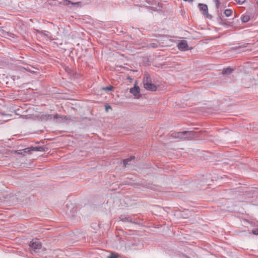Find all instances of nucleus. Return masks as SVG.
Wrapping results in <instances>:
<instances>
[{
    "instance_id": "4be33fe9",
    "label": "nucleus",
    "mask_w": 258,
    "mask_h": 258,
    "mask_svg": "<svg viewBox=\"0 0 258 258\" xmlns=\"http://www.w3.org/2000/svg\"><path fill=\"white\" fill-rule=\"evenodd\" d=\"M216 7L217 9H219L220 6V2L219 0H215Z\"/></svg>"
},
{
    "instance_id": "dca6fc26",
    "label": "nucleus",
    "mask_w": 258,
    "mask_h": 258,
    "mask_svg": "<svg viewBox=\"0 0 258 258\" xmlns=\"http://www.w3.org/2000/svg\"><path fill=\"white\" fill-rule=\"evenodd\" d=\"M224 14L226 17H229L232 13V11L231 9H226L224 11Z\"/></svg>"
},
{
    "instance_id": "ddd939ff",
    "label": "nucleus",
    "mask_w": 258,
    "mask_h": 258,
    "mask_svg": "<svg viewBox=\"0 0 258 258\" xmlns=\"http://www.w3.org/2000/svg\"><path fill=\"white\" fill-rule=\"evenodd\" d=\"M233 70L230 68H227L222 70V73L223 75L230 74Z\"/></svg>"
},
{
    "instance_id": "412c9836",
    "label": "nucleus",
    "mask_w": 258,
    "mask_h": 258,
    "mask_svg": "<svg viewBox=\"0 0 258 258\" xmlns=\"http://www.w3.org/2000/svg\"><path fill=\"white\" fill-rule=\"evenodd\" d=\"M236 3L238 5H242L244 4L246 0H235Z\"/></svg>"
},
{
    "instance_id": "6ab92c4d",
    "label": "nucleus",
    "mask_w": 258,
    "mask_h": 258,
    "mask_svg": "<svg viewBox=\"0 0 258 258\" xmlns=\"http://www.w3.org/2000/svg\"><path fill=\"white\" fill-rule=\"evenodd\" d=\"M113 87L112 86L103 87L102 88V89L103 90H105V91H112L113 90Z\"/></svg>"
},
{
    "instance_id": "b1692460",
    "label": "nucleus",
    "mask_w": 258,
    "mask_h": 258,
    "mask_svg": "<svg viewBox=\"0 0 258 258\" xmlns=\"http://www.w3.org/2000/svg\"><path fill=\"white\" fill-rule=\"evenodd\" d=\"M109 109H112V108H111V107L110 106L108 105V106H105V110L106 111H108Z\"/></svg>"
},
{
    "instance_id": "393cba45",
    "label": "nucleus",
    "mask_w": 258,
    "mask_h": 258,
    "mask_svg": "<svg viewBox=\"0 0 258 258\" xmlns=\"http://www.w3.org/2000/svg\"><path fill=\"white\" fill-rule=\"evenodd\" d=\"M152 46L153 47H156L157 46V44H155V43H153L151 44Z\"/></svg>"
},
{
    "instance_id": "9b49d317",
    "label": "nucleus",
    "mask_w": 258,
    "mask_h": 258,
    "mask_svg": "<svg viewBox=\"0 0 258 258\" xmlns=\"http://www.w3.org/2000/svg\"><path fill=\"white\" fill-rule=\"evenodd\" d=\"M218 22L220 25L223 26L226 28H228L230 26L229 24L224 21L221 17H219L218 19Z\"/></svg>"
},
{
    "instance_id": "aec40b11",
    "label": "nucleus",
    "mask_w": 258,
    "mask_h": 258,
    "mask_svg": "<svg viewBox=\"0 0 258 258\" xmlns=\"http://www.w3.org/2000/svg\"><path fill=\"white\" fill-rule=\"evenodd\" d=\"M35 151H44V148L43 147H35Z\"/></svg>"
},
{
    "instance_id": "a878e982",
    "label": "nucleus",
    "mask_w": 258,
    "mask_h": 258,
    "mask_svg": "<svg viewBox=\"0 0 258 258\" xmlns=\"http://www.w3.org/2000/svg\"><path fill=\"white\" fill-rule=\"evenodd\" d=\"M183 1L185 2H189V3H192L194 1V0H183Z\"/></svg>"
},
{
    "instance_id": "f03ea898",
    "label": "nucleus",
    "mask_w": 258,
    "mask_h": 258,
    "mask_svg": "<svg viewBox=\"0 0 258 258\" xmlns=\"http://www.w3.org/2000/svg\"><path fill=\"white\" fill-rule=\"evenodd\" d=\"M193 136L194 134L192 132L183 131L176 133L175 137L186 140H190L193 138Z\"/></svg>"
},
{
    "instance_id": "f8f14e48",
    "label": "nucleus",
    "mask_w": 258,
    "mask_h": 258,
    "mask_svg": "<svg viewBox=\"0 0 258 258\" xmlns=\"http://www.w3.org/2000/svg\"><path fill=\"white\" fill-rule=\"evenodd\" d=\"M241 20L243 23L247 22L250 20V16L248 14L242 15L241 17Z\"/></svg>"
},
{
    "instance_id": "7ed1b4c3",
    "label": "nucleus",
    "mask_w": 258,
    "mask_h": 258,
    "mask_svg": "<svg viewBox=\"0 0 258 258\" xmlns=\"http://www.w3.org/2000/svg\"><path fill=\"white\" fill-rule=\"evenodd\" d=\"M137 83H135L134 86L131 88L130 90V92L136 98H139L141 97L140 94V88L139 87L137 86Z\"/></svg>"
},
{
    "instance_id": "9d476101",
    "label": "nucleus",
    "mask_w": 258,
    "mask_h": 258,
    "mask_svg": "<svg viewBox=\"0 0 258 258\" xmlns=\"http://www.w3.org/2000/svg\"><path fill=\"white\" fill-rule=\"evenodd\" d=\"M38 120L41 121H47V114H39L37 115Z\"/></svg>"
},
{
    "instance_id": "4468645a",
    "label": "nucleus",
    "mask_w": 258,
    "mask_h": 258,
    "mask_svg": "<svg viewBox=\"0 0 258 258\" xmlns=\"http://www.w3.org/2000/svg\"><path fill=\"white\" fill-rule=\"evenodd\" d=\"M135 159L134 156H131L130 158H126L123 160V165L124 166H126L130 162H131L132 160Z\"/></svg>"
},
{
    "instance_id": "20e7f679",
    "label": "nucleus",
    "mask_w": 258,
    "mask_h": 258,
    "mask_svg": "<svg viewBox=\"0 0 258 258\" xmlns=\"http://www.w3.org/2000/svg\"><path fill=\"white\" fill-rule=\"evenodd\" d=\"M178 49L180 51H187L188 50V45L187 41L182 40L177 44Z\"/></svg>"
},
{
    "instance_id": "6e6552de",
    "label": "nucleus",
    "mask_w": 258,
    "mask_h": 258,
    "mask_svg": "<svg viewBox=\"0 0 258 258\" xmlns=\"http://www.w3.org/2000/svg\"><path fill=\"white\" fill-rule=\"evenodd\" d=\"M81 2H72L70 1V4H69L68 8L70 9L72 8H78L81 7Z\"/></svg>"
},
{
    "instance_id": "f257e3e1",
    "label": "nucleus",
    "mask_w": 258,
    "mask_h": 258,
    "mask_svg": "<svg viewBox=\"0 0 258 258\" xmlns=\"http://www.w3.org/2000/svg\"><path fill=\"white\" fill-rule=\"evenodd\" d=\"M143 84L144 88L150 91H155L157 89L155 85L152 83L151 79L148 75H145L143 78Z\"/></svg>"
},
{
    "instance_id": "2eb2a0df",
    "label": "nucleus",
    "mask_w": 258,
    "mask_h": 258,
    "mask_svg": "<svg viewBox=\"0 0 258 258\" xmlns=\"http://www.w3.org/2000/svg\"><path fill=\"white\" fill-rule=\"evenodd\" d=\"M20 117L23 118V119H32V118H33V115L31 114L21 115H20Z\"/></svg>"
},
{
    "instance_id": "1a4fd4ad",
    "label": "nucleus",
    "mask_w": 258,
    "mask_h": 258,
    "mask_svg": "<svg viewBox=\"0 0 258 258\" xmlns=\"http://www.w3.org/2000/svg\"><path fill=\"white\" fill-rule=\"evenodd\" d=\"M62 117H63L62 116H59L57 114H47V120H56L59 118H62Z\"/></svg>"
},
{
    "instance_id": "39448f33",
    "label": "nucleus",
    "mask_w": 258,
    "mask_h": 258,
    "mask_svg": "<svg viewBox=\"0 0 258 258\" xmlns=\"http://www.w3.org/2000/svg\"><path fill=\"white\" fill-rule=\"evenodd\" d=\"M30 246L33 249H40L41 247V244L38 239H33L30 242Z\"/></svg>"
},
{
    "instance_id": "5701e85b",
    "label": "nucleus",
    "mask_w": 258,
    "mask_h": 258,
    "mask_svg": "<svg viewBox=\"0 0 258 258\" xmlns=\"http://www.w3.org/2000/svg\"><path fill=\"white\" fill-rule=\"evenodd\" d=\"M252 233L255 235H258V228L253 229L252 230Z\"/></svg>"
},
{
    "instance_id": "423d86ee",
    "label": "nucleus",
    "mask_w": 258,
    "mask_h": 258,
    "mask_svg": "<svg viewBox=\"0 0 258 258\" xmlns=\"http://www.w3.org/2000/svg\"><path fill=\"white\" fill-rule=\"evenodd\" d=\"M198 7L201 11H203V15H206L208 13V6L206 4H199Z\"/></svg>"
},
{
    "instance_id": "a211bd4d",
    "label": "nucleus",
    "mask_w": 258,
    "mask_h": 258,
    "mask_svg": "<svg viewBox=\"0 0 258 258\" xmlns=\"http://www.w3.org/2000/svg\"><path fill=\"white\" fill-rule=\"evenodd\" d=\"M108 258H118V255L116 253H111Z\"/></svg>"
},
{
    "instance_id": "f3484780",
    "label": "nucleus",
    "mask_w": 258,
    "mask_h": 258,
    "mask_svg": "<svg viewBox=\"0 0 258 258\" xmlns=\"http://www.w3.org/2000/svg\"><path fill=\"white\" fill-rule=\"evenodd\" d=\"M60 4L62 5L69 6V4H70V1L69 0H63L60 2Z\"/></svg>"
},
{
    "instance_id": "0eeeda50",
    "label": "nucleus",
    "mask_w": 258,
    "mask_h": 258,
    "mask_svg": "<svg viewBox=\"0 0 258 258\" xmlns=\"http://www.w3.org/2000/svg\"><path fill=\"white\" fill-rule=\"evenodd\" d=\"M119 219L121 221L127 223H133L135 222L133 220V219L130 217L125 216L124 215H121L119 217Z\"/></svg>"
}]
</instances>
